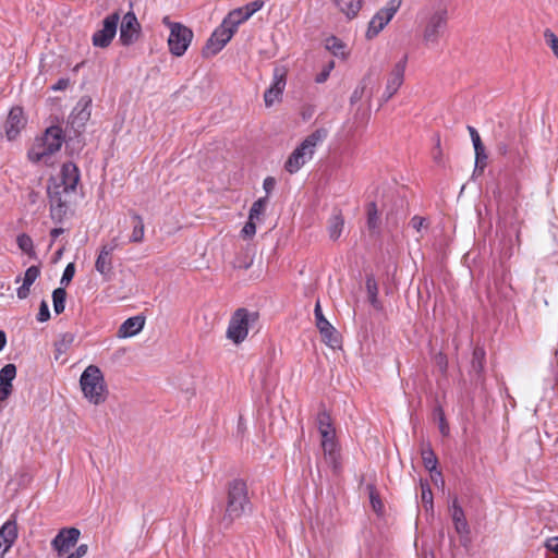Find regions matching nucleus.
<instances>
[{
    "mask_svg": "<svg viewBox=\"0 0 558 558\" xmlns=\"http://www.w3.org/2000/svg\"><path fill=\"white\" fill-rule=\"evenodd\" d=\"M251 507L246 482L241 478L230 481L227 484L226 509L222 523L226 526L231 525L235 520L250 511Z\"/></svg>",
    "mask_w": 558,
    "mask_h": 558,
    "instance_id": "f257e3e1",
    "label": "nucleus"
},
{
    "mask_svg": "<svg viewBox=\"0 0 558 558\" xmlns=\"http://www.w3.org/2000/svg\"><path fill=\"white\" fill-rule=\"evenodd\" d=\"M328 135L326 129H317L292 151L284 163V169L289 173L298 172L307 160H310L315 151L316 146L322 143Z\"/></svg>",
    "mask_w": 558,
    "mask_h": 558,
    "instance_id": "f03ea898",
    "label": "nucleus"
},
{
    "mask_svg": "<svg viewBox=\"0 0 558 558\" xmlns=\"http://www.w3.org/2000/svg\"><path fill=\"white\" fill-rule=\"evenodd\" d=\"M80 385L84 397L93 404L106 401L108 390L104 374L96 365L87 366L81 375Z\"/></svg>",
    "mask_w": 558,
    "mask_h": 558,
    "instance_id": "7ed1b4c3",
    "label": "nucleus"
},
{
    "mask_svg": "<svg viewBox=\"0 0 558 558\" xmlns=\"http://www.w3.org/2000/svg\"><path fill=\"white\" fill-rule=\"evenodd\" d=\"M258 319L257 312H251L245 307H240L231 315L226 331V337L234 344L242 343L248 335L250 327Z\"/></svg>",
    "mask_w": 558,
    "mask_h": 558,
    "instance_id": "20e7f679",
    "label": "nucleus"
},
{
    "mask_svg": "<svg viewBox=\"0 0 558 558\" xmlns=\"http://www.w3.org/2000/svg\"><path fill=\"white\" fill-rule=\"evenodd\" d=\"M64 142L63 131L60 126L52 125L48 128L40 140V143L34 145L28 151L32 161L38 162L44 157L58 151Z\"/></svg>",
    "mask_w": 558,
    "mask_h": 558,
    "instance_id": "39448f33",
    "label": "nucleus"
},
{
    "mask_svg": "<svg viewBox=\"0 0 558 558\" xmlns=\"http://www.w3.org/2000/svg\"><path fill=\"white\" fill-rule=\"evenodd\" d=\"M238 25L229 16H226L222 23L214 31L211 36L208 38L205 47L203 48L204 57H211L217 54L222 48L230 41L235 32Z\"/></svg>",
    "mask_w": 558,
    "mask_h": 558,
    "instance_id": "423d86ee",
    "label": "nucleus"
},
{
    "mask_svg": "<svg viewBox=\"0 0 558 558\" xmlns=\"http://www.w3.org/2000/svg\"><path fill=\"white\" fill-rule=\"evenodd\" d=\"M194 34L191 28L183 24L171 25V32L168 37V47L171 54L182 57L192 43Z\"/></svg>",
    "mask_w": 558,
    "mask_h": 558,
    "instance_id": "0eeeda50",
    "label": "nucleus"
},
{
    "mask_svg": "<svg viewBox=\"0 0 558 558\" xmlns=\"http://www.w3.org/2000/svg\"><path fill=\"white\" fill-rule=\"evenodd\" d=\"M447 11L445 9L433 12L424 26L423 40L425 44L435 45L438 43L441 34L447 27Z\"/></svg>",
    "mask_w": 558,
    "mask_h": 558,
    "instance_id": "6e6552de",
    "label": "nucleus"
},
{
    "mask_svg": "<svg viewBox=\"0 0 558 558\" xmlns=\"http://www.w3.org/2000/svg\"><path fill=\"white\" fill-rule=\"evenodd\" d=\"M48 197L50 203V217L60 223L66 217L70 209L69 199L66 198L68 192L61 191V185H48Z\"/></svg>",
    "mask_w": 558,
    "mask_h": 558,
    "instance_id": "1a4fd4ad",
    "label": "nucleus"
},
{
    "mask_svg": "<svg viewBox=\"0 0 558 558\" xmlns=\"http://www.w3.org/2000/svg\"><path fill=\"white\" fill-rule=\"evenodd\" d=\"M119 21V12H113L112 14L105 17L102 21V28L95 32L92 37L93 45L99 48H107L117 34Z\"/></svg>",
    "mask_w": 558,
    "mask_h": 558,
    "instance_id": "9d476101",
    "label": "nucleus"
},
{
    "mask_svg": "<svg viewBox=\"0 0 558 558\" xmlns=\"http://www.w3.org/2000/svg\"><path fill=\"white\" fill-rule=\"evenodd\" d=\"M142 27L134 12L124 14L120 26V41L129 47L136 43L141 36Z\"/></svg>",
    "mask_w": 558,
    "mask_h": 558,
    "instance_id": "9b49d317",
    "label": "nucleus"
},
{
    "mask_svg": "<svg viewBox=\"0 0 558 558\" xmlns=\"http://www.w3.org/2000/svg\"><path fill=\"white\" fill-rule=\"evenodd\" d=\"M314 316L316 327L322 335L323 341L331 348L338 345V332L336 328L325 318L319 300L316 301Z\"/></svg>",
    "mask_w": 558,
    "mask_h": 558,
    "instance_id": "f8f14e48",
    "label": "nucleus"
},
{
    "mask_svg": "<svg viewBox=\"0 0 558 558\" xmlns=\"http://www.w3.org/2000/svg\"><path fill=\"white\" fill-rule=\"evenodd\" d=\"M81 532L76 527L61 529L51 541V547L58 553V557L69 553L80 538Z\"/></svg>",
    "mask_w": 558,
    "mask_h": 558,
    "instance_id": "ddd939ff",
    "label": "nucleus"
},
{
    "mask_svg": "<svg viewBox=\"0 0 558 558\" xmlns=\"http://www.w3.org/2000/svg\"><path fill=\"white\" fill-rule=\"evenodd\" d=\"M286 77L287 72L283 68L276 66L274 69L272 84L268 89H266L264 94L266 107H271L276 101L280 99L286 87Z\"/></svg>",
    "mask_w": 558,
    "mask_h": 558,
    "instance_id": "4468645a",
    "label": "nucleus"
},
{
    "mask_svg": "<svg viewBox=\"0 0 558 558\" xmlns=\"http://www.w3.org/2000/svg\"><path fill=\"white\" fill-rule=\"evenodd\" d=\"M449 510L451 512V519H452L456 532L459 534L462 542L464 539L468 541L471 530H470L469 523L466 521L464 510L462 509V507L459 504L458 497L454 496L452 498Z\"/></svg>",
    "mask_w": 558,
    "mask_h": 558,
    "instance_id": "2eb2a0df",
    "label": "nucleus"
},
{
    "mask_svg": "<svg viewBox=\"0 0 558 558\" xmlns=\"http://www.w3.org/2000/svg\"><path fill=\"white\" fill-rule=\"evenodd\" d=\"M60 178V183H54L53 185H61V191L63 192H75L77 183L80 182V170L77 166L71 161L63 163Z\"/></svg>",
    "mask_w": 558,
    "mask_h": 558,
    "instance_id": "dca6fc26",
    "label": "nucleus"
},
{
    "mask_svg": "<svg viewBox=\"0 0 558 558\" xmlns=\"http://www.w3.org/2000/svg\"><path fill=\"white\" fill-rule=\"evenodd\" d=\"M90 107H92V99L90 97H82L77 105L74 107L71 116H70V124L75 130L83 129L86 124V122L90 118Z\"/></svg>",
    "mask_w": 558,
    "mask_h": 558,
    "instance_id": "f3484780",
    "label": "nucleus"
},
{
    "mask_svg": "<svg viewBox=\"0 0 558 558\" xmlns=\"http://www.w3.org/2000/svg\"><path fill=\"white\" fill-rule=\"evenodd\" d=\"M25 126V119L21 107H13L4 123V131L8 140H14Z\"/></svg>",
    "mask_w": 558,
    "mask_h": 558,
    "instance_id": "a211bd4d",
    "label": "nucleus"
},
{
    "mask_svg": "<svg viewBox=\"0 0 558 558\" xmlns=\"http://www.w3.org/2000/svg\"><path fill=\"white\" fill-rule=\"evenodd\" d=\"M16 376V366L7 364L0 371V402H4L13 391L12 381Z\"/></svg>",
    "mask_w": 558,
    "mask_h": 558,
    "instance_id": "6ab92c4d",
    "label": "nucleus"
},
{
    "mask_svg": "<svg viewBox=\"0 0 558 558\" xmlns=\"http://www.w3.org/2000/svg\"><path fill=\"white\" fill-rule=\"evenodd\" d=\"M264 4L265 2L263 0H254L244 7L232 10L227 16H229L231 21L239 26L243 22L247 21L254 13L259 11Z\"/></svg>",
    "mask_w": 558,
    "mask_h": 558,
    "instance_id": "aec40b11",
    "label": "nucleus"
},
{
    "mask_svg": "<svg viewBox=\"0 0 558 558\" xmlns=\"http://www.w3.org/2000/svg\"><path fill=\"white\" fill-rule=\"evenodd\" d=\"M16 538V522L9 520L0 527V558L12 547Z\"/></svg>",
    "mask_w": 558,
    "mask_h": 558,
    "instance_id": "412c9836",
    "label": "nucleus"
},
{
    "mask_svg": "<svg viewBox=\"0 0 558 558\" xmlns=\"http://www.w3.org/2000/svg\"><path fill=\"white\" fill-rule=\"evenodd\" d=\"M408 57L404 56L399 62H397L389 73L386 88L392 93H397L404 82V72L407 66Z\"/></svg>",
    "mask_w": 558,
    "mask_h": 558,
    "instance_id": "4be33fe9",
    "label": "nucleus"
},
{
    "mask_svg": "<svg viewBox=\"0 0 558 558\" xmlns=\"http://www.w3.org/2000/svg\"><path fill=\"white\" fill-rule=\"evenodd\" d=\"M392 15L380 9L369 21L368 28L366 31V38L373 39L376 37L384 27L392 20Z\"/></svg>",
    "mask_w": 558,
    "mask_h": 558,
    "instance_id": "5701e85b",
    "label": "nucleus"
},
{
    "mask_svg": "<svg viewBox=\"0 0 558 558\" xmlns=\"http://www.w3.org/2000/svg\"><path fill=\"white\" fill-rule=\"evenodd\" d=\"M145 325V317L142 315H136L128 318L124 323L119 327L118 337L119 338H129L137 335Z\"/></svg>",
    "mask_w": 558,
    "mask_h": 558,
    "instance_id": "b1692460",
    "label": "nucleus"
},
{
    "mask_svg": "<svg viewBox=\"0 0 558 558\" xmlns=\"http://www.w3.org/2000/svg\"><path fill=\"white\" fill-rule=\"evenodd\" d=\"M95 269L105 278H110L113 270L112 253H109L108 250L100 247L99 254L95 262Z\"/></svg>",
    "mask_w": 558,
    "mask_h": 558,
    "instance_id": "393cba45",
    "label": "nucleus"
},
{
    "mask_svg": "<svg viewBox=\"0 0 558 558\" xmlns=\"http://www.w3.org/2000/svg\"><path fill=\"white\" fill-rule=\"evenodd\" d=\"M322 437V448L326 457L331 462H336L338 459V444L336 440V432L333 433H326L324 435H320Z\"/></svg>",
    "mask_w": 558,
    "mask_h": 558,
    "instance_id": "a878e982",
    "label": "nucleus"
},
{
    "mask_svg": "<svg viewBox=\"0 0 558 558\" xmlns=\"http://www.w3.org/2000/svg\"><path fill=\"white\" fill-rule=\"evenodd\" d=\"M421 456L425 469L428 470L429 472H436L438 476H441V473L439 471H436L438 459L429 442L422 444Z\"/></svg>",
    "mask_w": 558,
    "mask_h": 558,
    "instance_id": "bb28decb",
    "label": "nucleus"
},
{
    "mask_svg": "<svg viewBox=\"0 0 558 558\" xmlns=\"http://www.w3.org/2000/svg\"><path fill=\"white\" fill-rule=\"evenodd\" d=\"M130 216L133 223V230L129 241L131 243H142L144 241L145 234V226L143 218L134 210L130 211Z\"/></svg>",
    "mask_w": 558,
    "mask_h": 558,
    "instance_id": "cd10ccee",
    "label": "nucleus"
},
{
    "mask_svg": "<svg viewBox=\"0 0 558 558\" xmlns=\"http://www.w3.org/2000/svg\"><path fill=\"white\" fill-rule=\"evenodd\" d=\"M367 299L375 310H381L383 305L378 299V284L373 275H368L365 280Z\"/></svg>",
    "mask_w": 558,
    "mask_h": 558,
    "instance_id": "c85d7f7f",
    "label": "nucleus"
},
{
    "mask_svg": "<svg viewBox=\"0 0 558 558\" xmlns=\"http://www.w3.org/2000/svg\"><path fill=\"white\" fill-rule=\"evenodd\" d=\"M336 7L345 14L347 17L352 19L359 13L362 0H332Z\"/></svg>",
    "mask_w": 558,
    "mask_h": 558,
    "instance_id": "c756f323",
    "label": "nucleus"
},
{
    "mask_svg": "<svg viewBox=\"0 0 558 558\" xmlns=\"http://www.w3.org/2000/svg\"><path fill=\"white\" fill-rule=\"evenodd\" d=\"M344 228V219L341 213L333 214L328 221V234L333 241L338 240Z\"/></svg>",
    "mask_w": 558,
    "mask_h": 558,
    "instance_id": "7c9ffc66",
    "label": "nucleus"
},
{
    "mask_svg": "<svg viewBox=\"0 0 558 558\" xmlns=\"http://www.w3.org/2000/svg\"><path fill=\"white\" fill-rule=\"evenodd\" d=\"M316 424L320 435L336 432L331 416L325 409L318 412L316 417Z\"/></svg>",
    "mask_w": 558,
    "mask_h": 558,
    "instance_id": "2f4dec72",
    "label": "nucleus"
},
{
    "mask_svg": "<svg viewBox=\"0 0 558 558\" xmlns=\"http://www.w3.org/2000/svg\"><path fill=\"white\" fill-rule=\"evenodd\" d=\"M485 351L483 348L476 347L473 350L471 368L474 373L481 374L484 369Z\"/></svg>",
    "mask_w": 558,
    "mask_h": 558,
    "instance_id": "473e14b6",
    "label": "nucleus"
},
{
    "mask_svg": "<svg viewBox=\"0 0 558 558\" xmlns=\"http://www.w3.org/2000/svg\"><path fill=\"white\" fill-rule=\"evenodd\" d=\"M66 291L64 288H57L52 292L53 310L56 314H61L65 308Z\"/></svg>",
    "mask_w": 558,
    "mask_h": 558,
    "instance_id": "72a5a7b5",
    "label": "nucleus"
},
{
    "mask_svg": "<svg viewBox=\"0 0 558 558\" xmlns=\"http://www.w3.org/2000/svg\"><path fill=\"white\" fill-rule=\"evenodd\" d=\"M268 204V196L260 197L257 201H255L250 209V220H257L259 219V216L264 214L265 208Z\"/></svg>",
    "mask_w": 558,
    "mask_h": 558,
    "instance_id": "f704fd0d",
    "label": "nucleus"
},
{
    "mask_svg": "<svg viewBox=\"0 0 558 558\" xmlns=\"http://www.w3.org/2000/svg\"><path fill=\"white\" fill-rule=\"evenodd\" d=\"M325 48L337 57L344 56V45L339 38L335 36H330L325 40Z\"/></svg>",
    "mask_w": 558,
    "mask_h": 558,
    "instance_id": "c9c22d12",
    "label": "nucleus"
},
{
    "mask_svg": "<svg viewBox=\"0 0 558 558\" xmlns=\"http://www.w3.org/2000/svg\"><path fill=\"white\" fill-rule=\"evenodd\" d=\"M379 223V215L375 203H369L367 206V226L368 229L375 230Z\"/></svg>",
    "mask_w": 558,
    "mask_h": 558,
    "instance_id": "e433bc0d",
    "label": "nucleus"
},
{
    "mask_svg": "<svg viewBox=\"0 0 558 558\" xmlns=\"http://www.w3.org/2000/svg\"><path fill=\"white\" fill-rule=\"evenodd\" d=\"M474 151H475V170L474 171L480 170V172H483L485 167L487 166V159H488V156L485 151L484 145L480 146V148H474Z\"/></svg>",
    "mask_w": 558,
    "mask_h": 558,
    "instance_id": "4c0bfd02",
    "label": "nucleus"
},
{
    "mask_svg": "<svg viewBox=\"0 0 558 558\" xmlns=\"http://www.w3.org/2000/svg\"><path fill=\"white\" fill-rule=\"evenodd\" d=\"M17 246L26 254H31L34 250V244L32 238L26 234L22 233L17 235L16 238Z\"/></svg>",
    "mask_w": 558,
    "mask_h": 558,
    "instance_id": "58836bf2",
    "label": "nucleus"
},
{
    "mask_svg": "<svg viewBox=\"0 0 558 558\" xmlns=\"http://www.w3.org/2000/svg\"><path fill=\"white\" fill-rule=\"evenodd\" d=\"M544 38L546 44L551 48L554 54L558 58V37L549 28H546L544 32Z\"/></svg>",
    "mask_w": 558,
    "mask_h": 558,
    "instance_id": "ea45409f",
    "label": "nucleus"
},
{
    "mask_svg": "<svg viewBox=\"0 0 558 558\" xmlns=\"http://www.w3.org/2000/svg\"><path fill=\"white\" fill-rule=\"evenodd\" d=\"M333 68H335L333 60H330L329 62H327L324 65L323 70L316 75L315 82L318 84L326 82L330 75V72L333 70Z\"/></svg>",
    "mask_w": 558,
    "mask_h": 558,
    "instance_id": "a19ab883",
    "label": "nucleus"
},
{
    "mask_svg": "<svg viewBox=\"0 0 558 558\" xmlns=\"http://www.w3.org/2000/svg\"><path fill=\"white\" fill-rule=\"evenodd\" d=\"M367 488L369 490V499H371L372 507H373L375 512L379 513L383 510V507H384L383 502L380 500V497L376 493V490H375L373 485H368Z\"/></svg>",
    "mask_w": 558,
    "mask_h": 558,
    "instance_id": "79ce46f5",
    "label": "nucleus"
},
{
    "mask_svg": "<svg viewBox=\"0 0 558 558\" xmlns=\"http://www.w3.org/2000/svg\"><path fill=\"white\" fill-rule=\"evenodd\" d=\"M40 270L37 266H31L26 269L23 278V282L27 286H32L39 277Z\"/></svg>",
    "mask_w": 558,
    "mask_h": 558,
    "instance_id": "37998d69",
    "label": "nucleus"
},
{
    "mask_svg": "<svg viewBox=\"0 0 558 558\" xmlns=\"http://www.w3.org/2000/svg\"><path fill=\"white\" fill-rule=\"evenodd\" d=\"M422 501L426 510H433V493L428 484H422Z\"/></svg>",
    "mask_w": 558,
    "mask_h": 558,
    "instance_id": "c03bdc74",
    "label": "nucleus"
},
{
    "mask_svg": "<svg viewBox=\"0 0 558 558\" xmlns=\"http://www.w3.org/2000/svg\"><path fill=\"white\" fill-rule=\"evenodd\" d=\"M365 90H366V81H365V78H363L361 81V83L356 86V88L353 90V93L350 97L351 105H354L357 101H360L363 98Z\"/></svg>",
    "mask_w": 558,
    "mask_h": 558,
    "instance_id": "a18cd8bd",
    "label": "nucleus"
},
{
    "mask_svg": "<svg viewBox=\"0 0 558 558\" xmlns=\"http://www.w3.org/2000/svg\"><path fill=\"white\" fill-rule=\"evenodd\" d=\"M434 140H435V147L433 149V159L437 165L444 166L442 149L440 146V136L438 134H436Z\"/></svg>",
    "mask_w": 558,
    "mask_h": 558,
    "instance_id": "49530a36",
    "label": "nucleus"
},
{
    "mask_svg": "<svg viewBox=\"0 0 558 558\" xmlns=\"http://www.w3.org/2000/svg\"><path fill=\"white\" fill-rule=\"evenodd\" d=\"M74 275H75V266L73 263H70L66 265V267L63 271V275L60 280L61 284L68 286L72 281Z\"/></svg>",
    "mask_w": 558,
    "mask_h": 558,
    "instance_id": "de8ad7c7",
    "label": "nucleus"
},
{
    "mask_svg": "<svg viewBox=\"0 0 558 558\" xmlns=\"http://www.w3.org/2000/svg\"><path fill=\"white\" fill-rule=\"evenodd\" d=\"M50 318L49 307L46 301H41L39 312L37 314V320L40 323L47 322Z\"/></svg>",
    "mask_w": 558,
    "mask_h": 558,
    "instance_id": "09e8293b",
    "label": "nucleus"
},
{
    "mask_svg": "<svg viewBox=\"0 0 558 558\" xmlns=\"http://www.w3.org/2000/svg\"><path fill=\"white\" fill-rule=\"evenodd\" d=\"M244 238H252L256 233L255 220H250L244 225L242 231Z\"/></svg>",
    "mask_w": 558,
    "mask_h": 558,
    "instance_id": "8fccbe9b",
    "label": "nucleus"
},
{
    "mask_svg": "<svg viewBox=\"0 0 558 558\" xmlns=\"http://www.w3.org/2000/svg\"><path fill=\"white\" fill-rule=\"evenodd\" d=\"M402 4V0H389L383 9L395 16V14L398 12L399 8Z\"/></svg>",
    "mask_w": 558,
    "mask_h": 558,
    "instance_id": "3c124183",
    "label": "nucleus"
},
{
    "mask_svg": "<svg viewBox=\"0 0 558 558\" xmlns=\"http://www.w3.org/2000/svg\"><path fill=\"white\" fill-rule=\"evenodd\" d=\"M468 131L470 133L474 148H480V146H483L482 140L476 129L471 125H468Z\"/></svg>",
    "mask_w": 558,
    "mask_h": 558,
    "instance_id": "603ef678",
    "label": "nucleus"
},
{
    "mask_svg": "<svg viewBox=\"0 0 558 558\" xmlns=\"http://www.w3.org/2000/svg\"><path fill=\"white\" fill-rule=\"evenodd\" d=\"M88 551V546L86 544H81L73 553L69 554L65 558H82Z\"/></svg>",
    "mask_w": 558,
    "mask_h": 558,
    "instance_id": "864d4df0",
    "label": "nucleus"
},
{
    "mask_svg": "<svg viewBox=\"0 0 558 558\" xmlns=\"http://www.w3.org/2000/svg\"><path fill=\"white\" fill-rule=\"evenodd\" d=\"M73 337L71 335H64L62 340L56 343L57 351L61 353L63 349H66V347L72 342Z\"/></svg>",
    "mask_w": 558,
    "mask_h": 558,
    "instance_id": "5fc2aeb1",
    "label": "nucleus"
},
{
    "mask_svg": "<svg viewBox=\"0 0 558 558\" xmlns=\"http://www.w3.org/2000/svg\"><path fill=\"white\" fill-rule=\"evenodd\" d=\"M545 546L549 551H553L558 556V537L548 538Z\"/></svg>",
    "mask_w": 558,
    "mask_h": 558,
    "instance_id": "6e6d98bb",
    "label": "nucleus"
},
{
    "mask_svg": "<svg viewBox=\"0 0 558 558\" xmlns=\"http://www.w3.org/2000/svg\"><path fill=\"white\" fill-rule=\"evenodd\" d=\"M275 185H276L275 178L267 177L264 180L263 187H264L265 192L267 193V195L272 192V190L275 189Z\"/></svg>",
    "mask_w": 558,
    "mask_h": 558,
    "instance_id": "4d7b16f0",
    "label": "nucleus"
},
{
    "mask_svg": "<svg viewBox=\"0 0 558 558\" xmlns=\"http://www.w3.org/2000/svg\"><path fill=\"white\" fill-rule=\"evenodd\" d=\"M439 429L444 436L448 435L449 433V426L446 423L445 415L441 410L439 411Z\"/></svg>",
    "mask_w": 558,
    "mask_h": 558,
    "instance_id": "13d9d810",
    "label": "nucleus"
},
{
    "mask_svg": "<svg viewBox=\"0 0 558 558\" xmlns=\"http://www.w3.org/2000/svg\"><path fill=\"white\" fill-rule=\"evenodd\" d=\"M424 222H425L424 218L414 216L411 219L410 225L412 226L413 229H415L416 231H420L422 229V227L424 226Z\"/></svg>",
    "mask_w": 558,
    "mask_h": 558,
    "instance_id": "bf43d9fd",
    "label": "nucleus"
},
{
    "mask_svg": "<svg viewBox=\"0 0 558 558\" xmlns=\"http://www.w3.org/2000/svg\"><path fill=\"white\" fill-rule=\"evenodd\" d=\"M31 286H27L26 283H22V286L17 289V298L21 300H24L29 294Z\"/></svg>",
    "mask_w": 558,
    "mask_h": 558,
    "instance_id": "052dcab7",
    "label": "nucleus"
},
{
    "mask_svg": "<svg viewBox=\"0 0 558 558\" xmlns=\"http://www.w3.org/2000/svg\"><path fill=\"white\" fill-rule=\"evenodd\" d=\"M69 86L68 78H60L53 86V90H64Z\"/></svg>",
    "mask_w": 558,
    "mask_h": 558,
    "instance_id": "680f3d73",
    "label": "nucleus"
},
{
    "mask_svg": "<svg viewBox=\"0 0 558 558\" xmlns=\"http://www.w3.org/2000/svg\"><path fill=\"white\" fill-rule=\"evenodd\" d=\"M118 246H119L118 239L114 238L111 240L110 243L104 244L101 247L104 250H108L109 253H113L118 248Z\"/></svg>",
    "mask_w": 558,
    "mask_h": 558,
    "instance_id": "e2e57ef3",
    "label": "nucleus"
},
{
    "mask_svg": "<svg viewBox=\"0 0 558 558\" xmlns=\"http://www.w3.org/2000/svg\"><path fill=\"white\" fill-rule=\"evenodd\" d=\"M496 150L499 155L506 156L508 153V144L505 142L497 143Z\"/></svg>",
    "mask_w": 558,
    "mask_h": 558,
    "instance_id": "0e129e2a",
    "label": "nucleus"
},
{
    "mask_svg": "<svg viewBox=\"0 0 558 558\" xmlns=\"http://www.w3.org/2000/svg\"><path fill=\"white\" fill-rule=\"evenodd\" d=\"M64 232V229L63 228H53L51 231H50V236H51V240L52 242L57 240V238L59 235H61L62 233Z\"/></svg>",
    "mask_w": 558,
    "mask_h": 558,
    "instance_id": "69168bd1",
    "label": "nucleus"
},
{
    "mask_svg": "<svg viewBox=\"0 0 558 558\" xmlns=\"http://www.w3.org/2000/svg\"><path fill=\"white\" fill-rule=\"evenodd\" d=\"M395 95V93L390 92L389 94V90L387 88H385V92L380 98V105L387 102L388 100H390L392 98V96Z\"/></svg>",
    "mask_w": 558,
    "mask_h": 558,
    "instance_id": "338daca9",
    "label": "nucleus"
},
{
    "mask_svg": "<svg viewBox=\"0 0 558 558\" xmlns=\"http://www.w3.org/2000/svg\"><path fill=\"white\" fill-rule=\"evenodd\" d=\"M38 196H39V194L37 192L31 191L28 193V201H29V203L31 204H35L37 202V199H38Z\"/></svg>",
    "mask_w": 558,
    "mask_h": 558,
    "instance_id": "774afa93",
    "label": "nucleus"
}]
</instances>
